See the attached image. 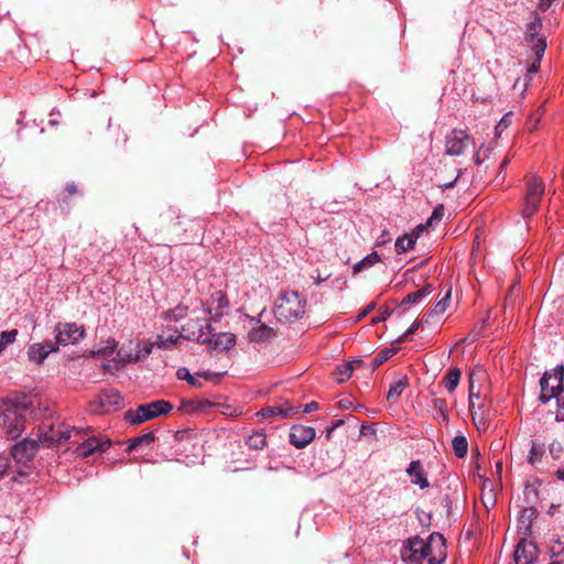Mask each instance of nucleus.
I'll use <instances>...</instances> for the list:
<instances>
[{"instance_id":"f257e3e1","label":"nucleus","mask_w":564,"mask_h":564,"mask_svg":"<svg viewBox=\"0 0 564 564\" xmlns=\"http://www.w3.org/2000/svg\"><path fill=\"white\" fill-rule=\"evenodd\" d=\"M25 410V405H20L17 401L1 400L0 431H2L10 438L19 437L24 430Z\"/></svg>"},{"instance_id":"f03ea898","label":"nucleus","mask_w":564,"mask_h":564,"mask_svg":"<svg viewBox=\"0 0 564 564\" xmlns=\"http://www.w3.org/2000/svg\"><path fill=\"white\" fill-rule=\"evenodd\" d=\"M306 299L296 291H284L275 300L273 314L279 322L290 323L305 313Z\"/></svg>"},{"instance_id":"7ed1b4c3","label":"nucleus","mask_w":564,"mask_h":564,"mask_svg":"<svg viewBox=\"0 0 564 564\" xmlns=\"http://www.w3.org/2000/svg\"><path fill=\"white\" fill-rule=\"evenodd\" d=\"M541 28V19L538 15H534L533 21L528 23L524 33V41L533 54L532 61L529 62L527 66V70L531 76L539 72L541 59L546 48V39L543 35H540Z\"/></svg>"},{"instance_id":"20e7f679","label":"nucleus","mask_w":564,"mask_h":564,"mask_svg":"<svg viewBox=\"0 0 564 564\" xmlns=\"http://www.w3.org/2000/svg\"><path fill=\"white\" fill-rule=\"evenodd\" d=\"M172 410L173 405L169 401L155 400L140 404L135 410L127 411L124 420L132 425H139L160 415L169 414Z\"/></svg>"},{"instance_id":"39448f33","label":"nucleus","mask_w":564,"mask_h":564,"mask_svg":"<svg viewBox=\"0 0 564 564\" xmlns=\"http://www.w3.org/2000/svg\"><path fill=\"white\" fill-rule=\"evenodd\" d=\"M153 344L151 340H130L127 345H122L113 362L118 365L137 364L143 361L153 351Z\"/></svg>"},{"instance_id":"423d86ee","label":"nucleus","mask_w":564,"mask_h":564,"mask_svg":"<svg viewBox=\"0 0 564 564\" xmlns=\"http://www.w3.org/2000/svg\"><path fill=\"white\" fill-rule=\"evenodd\" d=\"M564 367L557 366L552 372H545L540 380V400L543 403L563 394Z\"/></svg>"},{"instance_id":"0eeeda50","label":"nucleus","mask_w":564,"mask_h":564,"mask_svg":"<svg viewBox=\"0 0 564 564\" xmlns=\"http://www.w3.org/2000/svg\"><path fill=\"white\" fill-rule=\"evenodd\" d=\"M543 194V181L538 176L531 177L527 184V193L521 209L523 217H530L538 210Z\"/></svg>"},{"instance_id":"6e6552de","label":"nucleus","mask_w":564,"mask_h":564,"mask_svg":"<svg viewBox=\"0 0 564 564\" xmlns=\"http://www.w3.org/2000/svg\"><path fill=\"white\" fill-rule=\"evenodd\" d=\"M425 549L422 553L427 564H442L447 556L446 541L441 533L433 532L427 541H425Z\"/></svg>"},{"instance_id":"1a4fd4ad","label":"nucleus","mask_w":564,"mask_h":564,"mask_svg":"<svg viewBox=\"0 0 564 564\" xmlns=\"http://www.w3.org/2000/svg\"><path fill=\"white\" fill-rule=\"evenodd\" d=\"M184 339L196 340L197 343L205 344L210 340V333L213 327L206 318L191 319L183 327Z\"/></svg>"},{"instance_id":"9d476101","label":"nucleus","mask_w":564,"mask_h":564,"mask_svg":"<svg viewBox=\"0 0 564 564\" xmlns=\"http://www.w3.org/2000/svg\"><path fill=\"white\" fill-rule=\"evenodd\" d=\"M56 344L74 345L85 336V330L76 323H58L54 329Z\"/></svg>"},{"instance_id":"9b49d317","label":"nucleus","mask_w":564,"mask_h":564,"mask_svg":"<svg viewBox=\"0 0 564 564\" xmlns=\"http://www.w3.org/2000/svg\"><path fill=\"white\" fill-rule=\"evenodd\" d=\"M121 403V394L115 389H107L101 391L97 400L90 403V411L94 413H108L118 409Z\"/></svg>"},{"instance_id":"f8f14e48","label":"nucleus","mask_w":564,"mask_h":564,"mask_svg":"<svg viewBox=\"0 0 564 564\" xmlns=\"http://www.w3.org/2000/svg\"><path fill=\"white\" fill-rule=\"evenodd\" d=\"M427 549L425 541L420 536L408 539L401 550V557L408 564H422L424 561L423 551Z\"/></svg>"},{"instance_id":"ddd939ff","label":"nucleus","mask_w":564,"mask_h":564,"mask_svg":"<svg viewBox=\"0 0 564 564\" xmlns=\"http://www.w3.org/2000/svg\"><path fill=\"white\" fill-rule=\"evenodd\" d=\"M200 305L209 321H217L224 315L225 308L228 307V301L223 291H216L205 303L200 302Z\"/></svg>"},{"instance_id":"4468645a","label":"nucleus","mask_w":564,"mask_h":564,"mask_svg":"<svg viewBox=\"0 0 564 564\" xmlns=\"http://www.w3.org/2000/svg\"><path fill=\"white\" fill-rule=\"evenodd\" d=\"M485 379H486V371L480 367L475 368L469 375V410H470L473 420H474L475 424L478 426V429L480 427V425H485V422L481 420L479 422H477V412L475 410V401L474 400L480 399L481 392H480L479 387H476V382L482 381Z\"/></svg>"},{"instance_id":"2eb2a0df","label":"nucleus","mask_w":564,"mask_h":564,"mask_svg":"<svg viewBox=\"0 0 564 564\" xmlns=\"http://www.w3.org/2000/svg\"><path fill=\"white\" fill-rule=\"evenodd\" d=\"M538 555V546L527 539H521L516 546L513 558L516 564H533Z\"/></svg>"},{"instance_id":"dca6fc26","label":"nucleus","mask_w":564,"mask_h":564,"mask_svg":"<svg viewBox=\"0 0 564 564\" xmlns=\"http://www.w3.org/2000/svg\"><path fill=\"white\" fill-rule=\"evenodd\" d=\"M471 143L470 137L463 130H454L446 137V153L460 155Z\"/></svg>"},{"instance_id":"f3484780","label":"nucleus","mask_w":564,"mask_h":564,"mask_svg":"<svg viewBox=\"0 0 564 564\" xmlns=\"http://www.w3.org/2000/svg\"><path fill=\"white\" fill-rule=\"evenodd\" d=\"M37 449L36 441L23 440L13 446L11 454L15 462L25 464L35 456Z\"/></svg>"},{"instance_id":"a211bd4d","label":"nucleus","mask_w":564,"mask_h":564,"mask_svg":"<svg viewBox=\"0 0 564 564\" xmlns=\"http://www.w3.org/2000/svg\"><path fill=\"white\" fill-rule=\"evenodd\" d=\"M315 437V429L305 425H293L289 435L290 443L296 448H304Z\"/></svg>"},{"instance_id":"6ab92c4d","label":"nucleus","mask_w":564,"mask_h":564,"mask_svg":"<svg viewBox=\"0 0 564 564\" xmlns=\"http://www.w3.org/2000/svg\"><path fill=\"white\" fill-rule=\"evenodd\" d=\"M80 433V430H76L74 426L67 425L63 422H56L50 426V430L44 433L45 440L52 443H61L67 441L73 434Z\"/></svg>"},{"instance_id":"aec40b11","label":"nucleus","mask_w":564,"mask_h":564,"mask_svg":"<svg viewBox=\"0 0 564 564\" xmlns=\"http://www.w3.org/2000/svg\"><path fill=\"white\" fill-rule=\"evenodd\" d=\"M110 446V441L101 437H89L78 445L76 452L79 456L88 457L96 452H105Z\"/></svg>"},{"instance_id":"412c9836","label":"nucleus","mask_w":564,"mask_h":564,"mask_svg":"<svg viewBox=\"0 0 564 564\" xmlns=\"http://www.w3.org/2000/svg\"><path fill=\"white\" fill-rule=\"evenodd\" d=\"M212 350L227 351L236 344V337L231 333H210V340L206 343Z\"/></svg>"},{"instance_id":"4be33fe9","label":"nucleus","mask_w":564,"mask_h":564,"mask_svg":"<svg viewBox=\"0 0 564 564\" xmlns=\"http://www.w3.org/2000/svg\"><path fill=\"white\" fill-rule=\"evenodd\" d=\"M406 474L411 478V482L413 485L419 486L421 489H426L430 487L426 473L420 460H412L406 468Z\"/></svg>"},{"instance_id":"5701e85b","label":"nucleus","mask_w":564,"mask_h":564,"mask_svg":"<svg viewBox=\"0 0 564 564\" xmlns=\"http://www.w3.org/2000/svg\"><path fill=\"white\" fill-rule=\"evenodd\" d=\"M56 348L51 341L33 344L28 349V356L31 361L42 364L45 358Z\"/></svg>"},{"instance_id":"b1692460","label":"nucleus","mask_w":564,"mask_h":564,"mask_svg":"<svg viewBox=\"0 0 564 564\" xmlns=\"http://www.w3.org/2000/svg\"><path fill=\"white\" fill-rule=\"evenodd\" d=\"M248 336L251 341L262 343L274 336V330L272 327L261 323L260 321H256V325L249 330Z\"/></svg>"},{"instance_id":"393cba45","label":"nucleus","mask_w":564,"mask_h":564,"mask_svg":"<svg viewBox=\"0 0 564 564\" xmlns=\"http://www.w3.org/2000/svg\"><path fill=\"white\" fill-rule=\"evenodd\" d=\"M297 412L296 408H293L289 404H280L272 405L261 409L258 412V415L261 417H270V416H280V417H289Z\"/></svg>"},{"instance_id":"a878e982","label":"nucleus","mask_w":564,"mask_h":564,"mask_svg":"<svg viewBox=\"0 0 564 564\" xmlns=\"http://www.w3.org/2000/svg\"><path fill=\"white\" fill-rule=\"evenodd\" d=\"M183 338V334H176V332L169 335L162 333L156 336L155 341H152V344L153 347H156L159 349L171 350L174 349L180 343V340Z\"/></svg>"},{"instance_id":"bb28decb","label":"nucleus","mask_w":564,"mask_h":564,"mask_svg":"<svg viewBox=\"0 0 564 564\" xmlns=\"http://www.w3.org/2000/svg\"><path fill=\"white\" fill-rule=\"evenodd\" d=\"M422 231H419L416 228L410 234H405L402 237H399L394 243L397 253H404L411 249H413L416 239L419 238L420 234Z\"/></svg>"},{"instance_id":"cd10ccee","label":"nucleus","mask_w":564,"mask_h":564,"mask_svg":"<svg viewBox=\"0 0 564 564\" xmlns=\"http://www.w3.org/2000/svg\"><path fill=\"white\" fill-rule=\"evenodd\" d=\"M361 360H352L350 362H346L343 365H339L337 367V381L338 382H346L352 375V371L360 367Z\"/></svg>"},{"instance_id":"c85d7f7f","label":"nucleus","mask_w":564,"mask_h":564,"mask_svg":"<svg viewBox=\"0 0 564 564\" xmlns=\"http://www.w3.org/2000/svg\"><path fill=\"white\" fill-rule=\"evenodd\" d=\"M116 349L117 341L113 338H108L105 343L101 344L99 348L91 350L90 355L93 357H107L112 355Z\"/></svg>"},{"instance_id":"c756f323","label":"nucleus","mask_w":564,"mask_h":564,"mask_svg":"<svg viewBox=\"0 0 564 564\" xmlns=\"http://www.w3.org/2000/svg\"><path fill=\"white\" fill-rule=\"evenodd\" d=\"M380 261V256L373 251L367 257H365L362 260L358 261L354 267L352 271L355 274L361 272L365 269H368L372 267L373 264L378 263Z\"/></svg>"},{"instance_id":"7c9ffc66","label":"nucleus","mask_w":564,"mask_h":564,"mask_svg":"<svg viewBox=\"0 0 564 564\" xmlns=\"http://www.w3.org/2000/svg\"><path fill=\"white\" fill-rule=\"evenodd\" d=\"M432 292V286L431 285H425L424 288L415 291V292H412V293H409L402 301V304H416L419 302L422 301V299H424L425 296H427L429 294H431Z\"/></svg>"},{"instance_id":"2f4dec72","label":"nucleus","mask_w":564,"mask_h":564,"mask_svg":"<svg viewBox=\"0 0 564 564\" xmlns=\"http://www.w3.org/2000/svg\"><path fill=\"white\" fill-rule=\"evenodd\" d=\"M452 447L454 451V454L458 458H463L467 455L468 451V442L467 438L464 435H457L452 441Z\"/></svg>"},{"instance_id":"473e14b6","label":"nucleus","mask_w":564,"mask_h":564,"mask_svg":"<svg viewBox=\"0 0 564 564\" xmlns=\"http://www.w3.org/2000/svg\"><path fill=\"white\" fill-rule=\"evenodd\" d=\"M460 380V370L458 368H452L448 370L444 378V386L447 391L452 392L454 391Z\"/></svg>"},{"instance_id":"72a5a7b5","label":"nucleus","mask_w":564,"mask_h":564,"mask_svg":"<svg viewBox=\"0 0 564 564\" xmlns=\"http://www.w3.org/2000/svg\"><path fill=\"white\" fill-rule=\"evenodd\" d=\"M247 445L253 449H262L265 446L267 437L261 431L253 432L246 441Z\"/></svg>"},{"instance_id":"f704fd0d","label":"nucleus","mask_w":564,"mask_h":564,"mask_svg":"<svg viewBox=\"0 0 564 564\" xmlns=\"http://www.w3.org/2000/svg\"><path fill=\"white\" fill-rule=\"evenodd\" d=\"M444 216V208L442 205L437 206L432 215L430 216V218L427 219V221L425 224H421L416 227V229L419 231H424L427 227H432L434 226L435 224H438L441 223L442 218Z\"/></svg>"},{"instance_id":"c9c22d12","label":"nucleus","mask_w":564,"mask_h":564,"mask_svg":"<svg viewBox=\"0 0 564 564\" xmlns=\"http://www.w3.org/2000/svg\"><path fill=\"white\" fill-rule=\"evenodd\" d=\"M187 306H183V305H177L176 307L172 308V310H167L163 313V316H164V319L166 321H180L182 318H184L186 315H187Z\"/></svg>"},{"instance_id":"e433bc0d","label":"nucleus","mask_w":564,"mask_h":564,"mask_svg":"<svg viewBox=\"0 0 564 564\" xmlns=\"http://www.w3.org/2000/svg\"><path fill=\"white\" fill-rule=\"evenodd\" d=\"M205 401L183 400L181 402L180 411L183 413H193L203 410L206 406Z\"/></svg>"},{"instance_id":"4c0bfd02","label":"nucleus","mask_w":564,"mask_h":564,"mask_svg":"<svg viewBox=\"0 0 564 564\" xmlns=\"http://www.w3.org/2000/svg\"><path fill=\"white\" fill-rule=\"evenodd\" d=\"M153 441H154L153 433H145L143 435L132 438L129 443L128 451L137 449L139 446H141L143 444L149 445Z\"/></svg>"},{"instance_id":"58836bf2","label":"nucleus","mask_w":564,"mask_h":564,"mask_svg":"<svg viewBox=\"0 0 564 564\" xmlns=\"http://www.w3.org/2000/svg\"><path fill=\"white\" fill-rule=\"evenodd\" d=\"M18 336V330L12 329L9 332H2L0 334V354L11 344L14 343Z\"/></svg>"},{"instance_id":"ea45409f","label":"nucleus","mask_w":564,"mask_h":564,"mask_svg":"<svg viewBox=\"0 0 564 564\" xmlns=\"http://www.w3.org/2000/svg\"><path fill=\"white\" fill-rule=\"evenodd\" d=\"M433 406H434L435 411L437 412L438 417H440L443 422L448 421V413H447V403H446V400L441 399V398H436V399H434V400H433Z\"/></svg>"},{"instance_id":"a19ab883","label":"nucleus","mask_w":564,"mask_h":564,"mask_svg":"<svg viewBox=\"0 0 564 564\" xmlns=\"http://www.w3.org/2000/svg\"><path fill=\"white\" fill-rule=\"evenodd\" d=\"M543 455V448L535 441H532L531 449L528 456V460L531 465H535L541 462Z\"/></svg>"},{"instance_id":"79ce46f5","label":"nucleus","mask_w":564,"mask_h":564,"mask_svg":"<svg viewBox=\"0 0 564 564\" xmlns=\"http://www.w3.org/2000/svg\"><path fill=\"white\" fill-rule=\"evenodd\" d=\"M398 351L397 348H387V349H383L381 350L380 352L377 354V356L373 358V367H379L380 365H382L384 361H387L388 359H390L393 355H395Z\"/></svg>"},{"instance_id":"37998d69","label":"nucleus","mask_w":564,"mask_h":564,"mask_svg":"<svg viewBox=\"0 0 564 564\" xmlns=\"http://www.w3.org/2000/svg\"><path fill=\"white\" fill-rule=\"evenodd\" d=\"M176 377L180 380L187 381L193 387H199L200 383L198 379H196L194 376L191 375L189 370L185 367L178 368L176 371Z\"/></svg>"},{"instance_id":"c03bdc74","label":"nucleus","mask_w":564,"mask_h":564,"mask_svg":"<svg viewBox=\"0 0 564 564\" xmlns=\"http://www.w3.org/2000/svg\"><path fill=\"white\" fill-rule=\"evenodd\" d=\"M405 387H406L405 379L399 380L398 382L393 383L388 391L387 399L391 400L394 398H399L402 394Z\"/></svg>"},{"instance_id":"a18cd8bd","label":"nucleus","mask_w":564,"mask_h":564,"mask_svg":"<svg viewBox=\"0 0 564 564\" xmlns=\"http://www.w3.org/2000/svg\"><path fill=\"white\" fill-rule=\"evenodd\" d=\"M449 302H451V290H447L446 293L443 295V297L440 299L438 302L436 303L434 312L436 314H443L449 306Z\"/></svg>"},{"instance_id":"49530a36","label":"nucleus","mask_w":564,"mask_h":564,"mask_svg":"<svg viewBox=\"0 0 564 564\" xmlns=\"http://www.w3.org/2000/svg\"><path fill=\"white\" fill-rule=\"evenodd\" d=\"M552 556H561L564 554V539H556L550 547Z\"/></svg>"},{"instance_id":"de8ad7c7","label":"nucleus","mask_w":564,"mask_h":564,"mask_svg":"<svg viewBox=\"0 0 564 564\" xmlns=\"http://www.w3.org/2000/svg\"><path fill=\"white\" fill-rule=\"evenodd\" d=\"M554 399H556L557 404L555 420L557 422H564V393L555 397Z\"/></svg>"},{"instance_id":"09e8293b","label":"nucleus","mask_w":564,"mask_h":564,"mask_svg":"<svg viewBox=\"0 0 564 564\" xmlns=\"http://www.w3.org/2000/svg\"><path fill=\"white\" fill-rule=\"evenodd\" d=\"M511 116H512V113L508 112L501 118V120L498 122V124L495 128L497 134H500L502 130H505L506 128L509 127V124L511 123Z\"/></svg>"},{"instance_id":"8fccbe9b","label":"nucleus","mask_w":564,"mask_h":564,"mask_svg":"<svg viewBox=\"0 0 564 564\" xmlns=\"http://www.w3.org/2000/svg\"><path fill=\"white\" fill-rule=\"evenodd\" d=\"M10 460L3 454H0V478L7 473Z\"/></svg>"},{"instance_id":"3c124183","label":"nucleus","mask_w":564,"mask_h":564,"mask_svg":"<svg viewBox=\"0 0 564 564\" xmlns=\"http://www.w3.org/2000/svg\"><path fill=\"white\" fill-rule=\"evenodd\" d=\"M419 327V323L414 322L411 327L399 338L398 343H402L409 335L413 334Z\"/></svg>"},{"instance_id":"603ef678","label":"nucleus","mask_w":564,"mask_h":564,"mask_svg":"<svg viewBox=\"0 0 564 564\" xmlns=\"http://www.w3.org/2000/svg\"><path fill=\"white\" fill-rule=\"evenodd\" d=\"M391 240L390 234L384 230L381 236L377 239V246L386 245Z\"/></svg>"},{"instance_id":"864d4df0","label":"nucleus","mask_w":564,"mask_h":564,"mask_svg":"<svg viewBox=\"0 0 564 564\" xmlns=\"http://www.w3.org/2000/svg\"><path fill=\"white\" fill-rule=\"evenodd\" d=\"M556 0H540L539 9L541 11H546Z\"/></svg>"},{"instance_id":"5fc2aeb1","label":"nucleus","mask_w":564,"mask_h":564,"mask_svg":"<svg viewBox=\"0 0 564 564\" xmlns=\"http://www.w3.org/2000/svg\"><path fill=\"white\" fill-rule=\"evenodd\" d=\"M317 409H318V404L316 402H310V403L305 404V406L303 409V412L310 413V412L315 411Z\"/></svg>"},{"instance_id":"6e6d98bb","label":"nucleus","mask_w":564,"mask_h":564,"mask_svg":"<svg viewBox=\"0 0 564 564\" xmlns=\"http://www.w3.org/2000/svg\"><path fill=\"white\" fill-rule=\"evenodd\" d=\"M338 404H339L340 409H345V410H347V409L352 406V402L349 399H341L338 402Z\"/></svg>"},{"instance_id":"4d7b16f0","label":"nucleus","mask_w":564,"mask_h":564,"mask_svg":"<svg viewBox=\"0 0 564 564\" xmlns=\"http://www.w3.org/2000/svg\"><path fill=\"white\" fill-rule=\"evenodd\" d=\"M65 189L69 195H73L77 192V186L74 183H69L66 185Z\"/></svg>"},{"instance_id":"13d9d810","label":"nucleus","mask_w":564,"mask_h":564,"mask_svg":"<svg viewBox=\"0 0 564 564\" xmlns=\"http://www.w3.org/2000/svg\"><path fill=\"white\" fill-rule=\"evenodd\" d=\"M375 307V304L371 303L367 306V308L359 315V318L366 316L372 308Z\"/></svg>"},{"instance_id":"bf43d9fd","label":"nucleus","mask_w":564,"mask_h":564,"mask_svg":"<svg viewBox=\"0 0 564 564\" xmlns=\"http://www.w3.org/2000/svg\"><path fill=\"white\" fill-rule=\"evenodd\" d=\"M556 476L560 480H564V468L556 471Z\"/></svg>"},{"instance_id":"052dcab7","label":"nucleus","mask_w":564,"mask_h":564,"mask_svg":"<svg viewBox=\"0 0 564 564\" xmlns=\"http://www.w3.org/2000/svg\"><path fill=\"white\" fill-rule=\"evenodd\" d=\"M328 276L326 278H322L321 275H318L317 278H315V284L316 285H319L322 282H324L325 280H327Z\"/></svg>"},{"instance_id":"680f3d73","label":"nucleus","mask_w":564,"mask_h":564,"mask_svg":"<svg viewBox=\"0 0 564 564\" xmlns=\"http://www.w3.org/2000/svg\"><path fill=\"white\" fill-rule=\"evenodd\" d=\"M344 424V421L343 420H337L336 422L333 423V427L336 430L337 427H339L340 425Z\"/></svg>"},{"instance_id":"e2e57ef3","label":"nucleus","mask_w":564,"mask_h":564,"mask_svg":"<svg viewBox=\"0 0 564 564\" xmlns=\"http://www.w3.org/2000/svg\"><path fill=\"white\" fill-rule=\"evenodd\" d=\"M335 431V429L333 426L328 427L326 430V437L329 438L332 436V433Z\"/></svg>"},{"instance_id":"0e129e2a","label":"nucleus","mask_w":564,"mask_h":564,"mask_svg":"<svg viewBox=\"0 0 564 564\" xmlns=\"http://www.w3.org/2000/svg\"><path fill=\"white\" fill-rule=\"evenodd\" d=\"M509 163V160L508 159H505L502 162H501V169H506V166L508 165Z\"/></svg>"},{"instance_id":"69168bd1","label":"nucleus","mask_w":564,"mask_h":564,"mask_svg":"<svg viewBox=\"0 0 564 564\" xmlns=\"http://www.w3.org/2000/svg\"><path fill=\"white\" fill-rule=\"evenodd\" d=\"M474 160H475L476 164H480L481 163L478 154L475 155Z\"/></svg>"},{"instance_id":"338daca9","label":"nucleus","mask_w":564,"mask_h":564,"mask_svg":"<svg viewBox=\"0 0 564 564\" xmlns=\"http://www.w3.org/2000/svg\"><path fill=\"white\" fill-rule=\"evenodd\" d=\"M531 80V77H529L524 83H523V87L525 88L528 83Z\"/></svg>"},{"instance_id":"774afa93","label":"nucleus","mask_w":564,"mask_h":564,"mask_svg":"<svg viewBox=\"0 0 564 564\" xmlns=\"http://www.w3.org/2000/svg\"><path fill=\"white\" fill-rule=\"evenodd\" d=\"M550 564H561V562L555 561V562H552Z\"/></svg>"}]
</instances>
